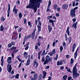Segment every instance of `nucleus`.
Segmentation results:
<instances>
[{
	"label": "nucleus",
	"mask_w": 80,
	"mask_h": 80,
	"mask_svg": "<svg viewBox=\"0 0 80 80\" xmlns=\"http://www.w3.org/2000/svg\"><path fill=\"white\" fill-rule=\"evenodd\" d=\"M40 3H42V0H30L29 5L26 6V8H33L34 12L37 10L38 8L40 7Z\"/></svg>",
	"instance_id": "1"
},
{
	"label": "nucleus",
	"mask_w": 80,
	"mask_h": 80,
	"mask_svg": "<svg viewBox=\"0 0 80 80\" xmlns=\"http://www.w3.org/2000/svg\"><path fill=\"white\" fill-rule=\"evenodd\" d=\"M77 64L75 65L72 69V77L74 79L77 78L78 77H79L80 76V74L77 73V68L76 67H77Z\"/></svg>",
	"instance_id": "2"
},
{
	"label": "nucleus",
	"mask_w": 80,
	"mask_h": 80,
	"mask_svg": "<svg viewBox=\"0 0 80 80\" xmlns=\"http://www.w3.org/2000/svg\"><path fill=\"white\" fill-rule=\"evenodd\" d=\"M52 61V58L49 56L47 55L46 57V59L43 63V65H46Z\"/></svg>",
	"instance_id": "3"
},
{
	"label": "nucleus",
	"mask_w": 80,
	"mask_h": 80,
	"mask_svg": "<svg viewBox=\"0 0 80 80\" xmlns=\"http://www.w3.org/2000/svg\"><path fill=\"white\" fill-rule=\"evenodd\" d=\"M70 15L72 17H74L75 16V11L73 9H71Z\"/></svg>",
	"instance_id": "4"
},
{
	"label": "nucleus",
	"mask_w": 80,
	"mask_h": 80,
	"mask_svg": "<svg viewBox=\"0 0 80 80\" xmlns=\"http://www.w3.org/2000/svg\"><path fill=\"white\" fill-rule=\"evenodd\" d=\"M7 70L8 71V72L10 73L11 72V70H12V68L11 65L8 64L7 66Z\"/></svg>",
	"instance_id": "5"
},
{
	"label": "nucleus",
	"mask_w": 80,
	"mask_h": 80,
	"mask_svg": "<svg viewBox=\"0 0 80 80\" xmlns=\"http://www.w3.org/2000/svg\"><path fill=\"white\" fill-rule=\"evenodd\" d=\"M51 3H52V2H51V1L50 0L49 1L48 4V8L46 10L47 12H50V10L49 8H50V6L51 5Z\"/></svg>",
	"instance_id": "6"
},
{
	"label": "nucleus",
	"mask_w": 80,
	"mask_h": 80,
	"mask_svg": "<svg viewBox=\"0 0 80 80\" xmlns=\"http://www.w3.org/2000/svg\"><path fill=\"white\" fill-rule=\"evenodd\" d=\"M8 9L7 11V17H9L10 12V5L9 3L8 4Z\"/></svg>",
	"instance_id": "7"
},
{
	"label": "nucleus",
	"mask_w": 80,
	"mask_h": 80,
	"mask_svg": "<svg viewBox=\"0 0 80 80\" xmlns=\"http://www.w3.org/2000/svg\"><path fill=\"white\" fill-rule=\"evenodd\" d=\"M41 44V42H39L37 43L36 45L35 46V50L37 49L38 48V46L40 47V45Z\"/></svg>",
	"instance_id": "8"
},
{
	"label": "nucleus",
	"mask_w": 80,
	"mask_h": 80,
	"mask_svg": "<svg viewBox=\"0 0 80 80\" xmlns=\"http://www.w3.org/2000/svg\"><path fill=\"white\" fill-rule=\"evenodd\" d=\"M33 67H35V65H36V67H35L34 68V69L37 68V67L38 66V62H37L36 61H34L33 62Z\"/></svg>",
	"instance_id": "9"
},
{
	"label": "nucleus",
	"mask_w": 80,
	"mask_h": 80,
	"mask_svg": "<svg viewBox=\"0 0 80 80\" xmlns=\"http://www.w3.org/2000/svg\"><path fill=\"white\" fill-rule=\"evenodd\" d=\"M7 62L8 63H11L12 62V57H9L8 58Z\"/></svg>",
	"instance_id": "10"
},
{
	"label": "nucleus",
	"mask_w": 80,
	"mask_h": 80,
	"mask_svg": "<svg viewBox=\"0 0 80 80\" xmlns=\"http://www.w3.org/2000/svg\"><path fill=\"white\" fill-rule=\"evenodd\" d=\"M30 57L28 58L27 63L25 64L26 66H27V65H30Z\"/></svg>",
	"instance_id": "11"
},
{
	"label": "nucleus",
	"mask_w": 80,
	"mask_h": 80,
	"mask_svg": "<svg viewBox=\"0 0 80 80\" xmlns=\"http://www.w3.org/2000/svg\"><path fill=\"white\" fill-rule=\"evenodd\" d=\"M18 50H17L16 51H13L12 52V53L11 54V55L12 56V58H14V53H17V52H18Z\"/></svg>",
	"instance_id": "12"
},
{
	"label": "nucleus",
	"mask_w": 80,
	"mask_h": 80,
	"mask_svg": "<svg viewBox=\"0 0 80 80\" xmlns=\"http://www.w3.org/2000/svg\"><path fill=\"white\" fill-rule=\"evenodd\" d=\"M73 63H74V60H73V59L71 58V62L70 63V64L71 66L73 65Z\"/></svg>",
	"instance_id": "13"
},
{
	"label": "nucleus",
	"mask_w": 80,
	"mask_h": 80,
	"mask_svg": "<svg viewBox=\"0 0 80 80\" xmlns=\"http://www.w3.org/2000/svg\"><path fill=\"white\" fill-rule=\"evenodd\" d=\"M18 9H16V5H15L13 10V12H14L15 13H17L18 12Z\"/></svg>",
	"instance_id": "14"
},
{
	"label": "nucleus",
	"mask_w": 80,
	"mask_h": 80,
	"mask_svg": "<svg viewBox=\"0 0 80 80\" xmlns=\"http://www.w3.org/2000/svg\"><path fill=\"white\" fill-rule=\"evenodd\" d=\"M62 7L63 9H65L66 8V10H67L68 8V5H67L66 4H64L63 5Z\"/></svg>",
	"instance_id": "15"
},
{
	"label": "nucleus",
	"mask_w": 80,
	"mask_h": 80,
	"mask_svg": "<svg viewBox=\"0 0 80 80\" xmlns=\"http://www.w3.org/2000/svg\"><path fill=\"white\" fill-rule=\"evenodd\" d=\"M63 64V62H62V60H61L60 62H59V61H58L57 62V65H62Z\"/></svg>",
	"instance_id": "16"
},
{
	"label": "nucleus",
	"mask_w": 80,
	"mask_h": 80,
	"mask_svg": "<svg viewBox=\"0 0 80 80\" xmlns=\"http://www.w3.org/2000/svg\"><path fill=\"white\" fill-rule=\"evenodd\" d=\"M48 32L50 33L51 32V31H52V28L51 27L50 25H48Z\"/></svg>",
	"instance_id": "17"
},
{
	"label": "nucleus",
	"mask_w": 80,
	"mask_h": 80,
	"mask_svg": "<svg viewBox=\"0 0 80 80\" xmlns=\"http://www.w3.org/2000/svg\"><path fill=\"white\" fill-rule=\"evenodd\" d=\"M76 47V44H74L72 45V52H74V50H75V47Z\"/></svg>",
	"instance_id": "18"
},
{
	"label": "nucleus",
	"mask_w": 80,
	"mask_h": 80,
	"mask_svg": "<svg viewBox=\"0 0 80 80\" xmlns=\"http://www.w3.org/2000/svg\"><path fill=\"white\" fill-rule=\"evenodd\" d=\"M47 75V72L45 71H43V76L42 77L43 78H45V77H46V75Z\"/></svg>",
	"instance_id": "19"
},
{
	"label": "nucleus",
	"mask_w": 80,
	"mask_h": 80,
	"mask_svg": "<svg viewBox=\"0 0 80 80\" xmlns=\"http://www.w3.org/2000/svg\"><path fill=\"white\" fill-rule=\"evenodd\" d=\"M0 31L1 32H2L4 30V28H3V25H1L0 27Z\"/></svg>",
	"instance_id": "20"
},
{
	"label": "nucleus",
	"mask_w": 80,
	"mask_h": 80,
	"mask_svg": "<svg viewBox=\"0 0 80 80\" xmlns=\"http://www.w3.org/2000/svg\"><path fill=\"white\" fill-rule=\"evenodd\" d=\"M68 41H69V44H70V43H71V42L72 41V38H71V37H70L68 38Z\"/></svg>",
	"instance_id": "21"
},
{
	"label": "nucleus",
	"mask_w": 80,
	"mask_h": 80,
	"mask_svg": "<svg viewBox=\"0 0 80 80\" xmlns=\"http://www.w3.org/2000/svg\"><path fill=\"white\" fill-rule=\"evenodd\" d=\"M77 50L74 53V58L75 59L76 58H77Z\"/></svg>",
	"instance_id": "22"
},
{
	"label": "nucleus",
	"mask_w": 80,
	"mask_h": 80,
	"mask_svg": "<svg viewBox=\"0 0 80 80\" xmlns=\"http://www.w3.org/2000/svg\"><path fill=\"white\" fill-rule=\"evenodd\" d=\"M77 22H76L73 24V27H74L75 29H77Z\"/></svg>",
	"instance_id": "23"
},
{
	"label": "nucleus",
	"mask_w": 80,
	"mask_h": 80,
	"mask_svg": "<svg viewBox=\"0 0 80 80\" xmlns=\"http://www.w3.org/2000/svg\"><path fill=\"white\" fill-rule=\"evenodd\" d=\"M66 69H67L68 72H70V73H72V71H71V70H70V68H67V67H66Z\"/></svg>",
	"instance_id": "24"
},
{
	"label": "nucleus",
	"mask_w": 80,
	"mask_h": 80,
	"mask_svg": "<svg viewBox=\"0 0 80 80\" xmlns=\"http://www.w3.org/2000/svg\"><path fill=\"white\" fill-rule=\"evenodd\" d=\"M38 32H40L41 31V26H40L39 25H38Z\"/></svg>",
	"instance_id": "25"
},
{
	"label": "nucleus",
	"mask_w": 80,
	"mask_h": 80,
	"mask_svg": "<svg viewBox=\"0 0 80 80\" xmlns=\"http://www.w3.org/2000/svg\"><path fill=\"white\" fill-rule=\"evenodd\" d=\"M58 7V5L57 4H55L54 6V9L55 10H57V8Z\"/></svg>",
	"instance_id": "26"
},
{
	"label": "nucleus",
	"mask_w": 80,
	"mask_h": 80,
	"mask_svg": "<svg viewBox=\"0 0 80 80\" xmlns=\"http://www.w3.org/2000/svg\"><path fill=\"white\" fill-rule=\"evenodd\" d=\"M67 75H65L63 77V79L64 80H65L66 79H67Z\"/></svg>",
	"instance_id": "27"
},
{
	"label": "nucleus",
	"mask_w": 80,
	"mask_h": 80,
	"mask_svg": "<svg viewBox=\"0 0 80 80\" xmlns=\"http://www.w3.org/2000/svg\"><path fill=\"white\" fill-rule=\"evenodd\" d=\"M19 18H21L22 17V14L21 12H20L19 14Z\"/></svg>",
	"instance_id": "28"
},
{
	"label": "nucleus",
	"mask_w": 80,
	"mask_h": 80,
	"mask_svg": "<svg viewBox=\"0 0 80 80\" xmlns=\"http://www.w3.org/2000/svg\"><path fill=\"white\" fill-rule=\"evenodd\" d=\"M34 78H35V79H37V77H38V76L37 75V74H35L34 76Z\"/></svg>",
	"instance_id": "29"
},
{
	"label": "nucleus",
	"mask_w": 80,
	"mask_h": 80,
	"mask_svg": "<svg viewBox=\"0 0 80 80\" xmlns=\"http://www.w3.org/2000/svg\"><path fill=\"white\" fill-rule=\"evenodd\" d=\"M63 50V47L62 46H61L60 47V51L61 52H62V50Z\"/></svg>",
	"instance_id": "30"
},
{
	"label": "nucleus",
	"mask_w": 80,
	"mask_h": 80,
	"mask_svg": "<svg viewBox=\"0 0 80 80\" xmlns=\"http://www.w3.org/2000/svg\"><path fill=\"white\" fill-rule=\"evenodd\" d=\"M48 55H50V56H51V57H52V55H53V54L52 53V52H50L48 53Z\"/></svg>",
	"instance_id": "31"
},
{
	"label": "nucleus",
	"mask_w": 80,
	"mask_h": 80,
	"mask_svg": "<svg viewBox=\"0 0 80 80\" xmlns=\"http://www.w3.org/2000/svg\"><path fill=\"white\" fill-rule=\"evenodd\" d=\"M66 32L68 33V35L70 36V31H69V30H67Z\"/></svg>",
	"instance_id": "32"
},
{
	"label": "nucleus",
	"mask_w": 80,
	"mask_h": 80,
	"mask_svg": "<svg viewBox=\"0 0 80 80\" xmlns=\"http://www.w3.org/2000/svg\"><path fill=\"white\" fill-rule=\"evenodd\" d=\"M45 58H44V57L43 56L42 57V62H45Z\"/></svg>",
	"instance_id": "33"
},
{
	"label": "nucleus",
	"mask_w": 80,
	"mask_h": 80,
	"mask_svg": "<svg viewBox=\"0 0 80 80\" xmlns=\"http://www.w3.org/2000/svg\"><path fill=\"white\" fill-rule=\"evenodd\" d=\"M19 77V74H17L16 75L15 78L18 79Z\"/></svg>",
	"instance_id": "34"
},
{
	"label": "nucleus",
	"mask_w": 80,
	"mask_h": 80,
	"mask_svg": "<svg viewBox=\"0 0 80 80\" xmlns=\"http://www.w3.org/2000/svg\"><path fill=\"white\" fill-rule=\"evenodd\" d=\"M27 23V19L24 18V24H26Z\"/></svg>",
	"instance_id": "35"
},
{
	"label": "nucleus",
	"mask_w": 80,
	"mask_h": 80,
	"mask_svg": "<svg viewBox=\"0 0 80 80\" xmlns=\"http://www.w3.org/2000/svg\"><path fill=\"white\" fill-rule=\"evenodd\" d=\"M27 52H25L23 53V56L24 57H27Z\"/></svg>",
	"instance_id": "36"
},
{
	"label": "nucleus",
	"mask_w": 80,
	"mask_h": 80,
	"mask_svg": "<svg viewBox=\"0 0 80 80\" xmlns=\"http://www.w3.org/2000/svg\"><path fill=\"white\" fill-rule=\"evenodd\" d=\"M38 22L39 26H41L42 25V23H41L40 21V20H38Z\"/></svg>",
	"instance_id": "37"
},
{
	"label": "nucleus",
	"mask_w": 80,
	"mask_h": 80,
	"mask_svg": "<svg viewBox=\"0 0 80 80\" xmlns=\"http://www.w3.org/2000/svg\"><path fill=\"white\" fill-rule=\"evenodd\" d=\"M62 45H63V47H66V43H65V42H64L62 43Z\"/></svg>",
	"instance_id": "38"
},
{
	"label": "nucleus",
	"mask_w": 80,
	"mask_h": 80,
	"mask_svg": "<svg viewBox=\"0 0 80 80\" xmlns=\"http://www.w3.org/2000/svg\"><path fill=\"white\" fill-rule=\"evenodd\" d=\"M12 44H11V43H9V44L8 45V47L9 48H10L11 47H12Z\"/></svg>",
	"instance_id": "39"
},
{
	"label": "nucleus",
	"mask_w": 80,
	"mask_h": 80,
	"mask_svg": "<svg viewBox=\"0 0 80 80\" xmlns=\"http://www.w3.org/2000/svg\"><path fill=\"white\" fill-rule=\"evenodd\" d=\"M45 50H44L43 52L41 54V56H43L44 55H45Z\"/></svg>",
	"instance_id": "40"
},
{
	"label": "nucleus",
	"mask_w": 80,
	"mask_h": 80,
	"mask_svg": "<svg viewBox=\"0 0 80 80\" xmlns=\"http://www.w3.org/2000/svg\"><path fill=\"white\" fill-rule=\"evenodd\" d=\"M52 52L53 54L55 53V49H54L52 51Z\"/></svg>",
	"instance_id": "41"
},
{
	"label": "nucleus",
	"mask_w": 80,
	"mask_h": 80,
	"mask_svg": "<svg viewBox=\"0 0 80 80\" xmlns=\"http://www.w3.org/2000/svg\"><path fill=\"white\" fill-rule=\"evenodd\" d=\"M75 1L72 2V6L73 7H75Z\"/></svg>",
	"instance_id": "42"
},
{
	"label": "nucleus",
	"mask_w": 80,
	"mask_h": 80,
	"mask_svg": "<svg viewBox=\"0 0 80 80\" xmlns=\"http://www.w3.org/2000/svg\"><path fill=\"white\" fill-rule=\"evenodd\" d=\"M1 62H2L1 65L2 66H3V65L4 62H3V59H2L1 60Z\"/></svg>",
	"instance_id": "43"
},
{
	"label": "nucleus",
	"mask_w": 80,
	"mask_h": 80,
	"mask_svg": "<svg viewBox=\"0 0 80 80\" xmlns=\"http://www.w3.org/2000/svg\"><path fill=\"white\" fill-rule=\"evenodd\" d=\"M49 22L50 23H53V22H54V21H53V20L52 19H50L49 21Z\"/></svg>",
	"instance_id": "44"
},
{
	"label": "nucleus",
	"mask_w": 80,
	"mask_h": 80,
	"mask_svg": "<svg viewBox=\"0 0 80 80\" xmlns=\"http://www.w3.org/2000/svg\"><path fill=\"white\" fill-rule=\"evenodd\" d=\"M49 47H50V44H48L47 46V48L46 50H48L49 49Z\"/></svg>",
	"instance_id": "45"
},
{
	"label": "nucleus",
	"mask_w": 80,
	"mask_h": 80,
	"mask_svg": "<svg viewBox=\"0 0 80 80\" xmlns=\"http://www.w3.org/2000/svg\"><path fill=\"white\" fill-rule=\"evenodd\" d=\"M76 20H77V19L76 18H74L72 20V22H75V21H76Z\"/></svg>",
	"instance_id": "46"
},
{
	"label": "nucleus",
	"mask_w": 80,
	"mask_h": 80,
	"mask_svg": "<svg viewBox=\"0 0 80 80\" xmlns=\"http://www.w3.org/2000/svg\"><path fill=\"white\" fill-rule=\"evenodd\" d=\"M78 8V7H76V8H74V9H72L73 10H74V12H75V10H77Z\"/></svg>",
	"instance_id": "47"
},
{
	"label": "nucleus",
	"mask_w": 80,
	"mask_h": 80,
	"mask_svg": "<svg viewBox=\"0 0 80 80\" xmlns=\"http://www.w3.org/2000/svg\"><path fill=\"white\" fill-rule=\"evenodd\" d=\"M1 20L2 21H4V20H5V18H3V17H2L1 18Z\"/></svg>",
	"instance_id": "48"
},
{
	"label": "nucleus",
	"mask_w": 80,
	"mask_h": 80,
	"mask_svg": "<svg viewBox=\"0 0 80 80\" xmlns=\"http://www.w3.org/2000/svg\"><path fill=\"white\" fill-rule=\"evenodd\" d=\"M68 80H70L71 79H72V77H68Z\"/></svg>",
	"instance_id": "49"
},
{
	"label": "nucleus",
	"mask_w": 80,
	"mask_h": 80,
	"mask_svg": "<svg viewBox=\"0 0 80 80\" xmlns=\"http://www.w3.org/2000/svg\"><path fill=\"white\" fill-rule=\"evenodd\" d=\"M22 29V28H20V29L18 30V32H21Z\"/></svg>",
	"instance_id": "50"
},
{
	"label": "nucleus",
	"mask_w": 80,
	"mask_h": 80,
	"mask_svg": "<svg viewBox=\"0 0 80 80\" xmlns=\"http://www.w3.org/2000/svg\"><path fill=\"white\" fill-rule=\"evenodd\" d=\"M13 35H15L16 37H17V34L16 32H14L13 33Z\"/></svg>",
	"instance_id": "51"
},
{
	"label": "nucleus",
	"mask_w": 80,
	"mask_h": 80,
	"mask_svg": "<svg viewBox=\"0 0 80 80\" xmlns=\"http://www.w3.org/2000/svg\"><path fill=\"white\" fill-rule=\"evenodd\" d=\"M28 25H29L30 27H32V25H31V23H30V22H28Z\"/></svg>",
	"instance_id": "52"
},
{
	"label": "nucleus",
	"mask_w": 80,
	"mask_h": 80,
	"mask_svg": "<svg viewBox=\"0 0 80 80\" xmlns=\"http://www.w3.org/2000/svg\"><path fill=\"white\" fill-rule=\"evenodd\" d=\"M55 42H54L52 44V46L53 47H55Z\"/></svg>",
	"instance_id": "53"
},
{
	"label": "nucleus",
	"mask_w": 80,
	"mask_h": 80,
	"mask_svg": "<svg viewBox=\"0 0 80 80\" xmlns=\"http://www.w3.org/2000/svg\"><path fill=\"white\" fill-rule=\"evenodd\" d=\"M11 43L12 45H15V42H14L13 41H12Z\"/></svg>",
	"instance_id": "54"
},
{
	"label": "nucleus",
	"mask_w": 80,
	"mask_h": 80,
	"mask_svg": "<svg viewBox=\"0 0 80 80\" xmlns=\"http://www.w3.org/2000/svg\"><path fill=\"white\" fill-rule=\"evenodd\" d=\"M20 1H18L16 3H17V4H18V5H19V4H20Z\"/></svg>",
	"instance_id": "55"
},
{
	"label": "nucleus",
	"mask_w": 80,
	"mask_h": 80,
	"mask_svg": "<svg viewBox=\"0 0 80 80\" xmlns=\"http://www.w3.org/2000/svg\"><path fill=\"white\" fill-rule=\"evenodd\" d=\"M35 32H32V36H33V37H35Z\"/></svg>",
	"instance_id": "56"
},
{
	"label": "nucleus",
	"mask_w": 80,
	"mask_h": 80,
	"mask_svg": "<svg viewBox=\"0 0 80 80\" xmlns=\"http://www.w3.org/2000/svg\"><path fill=\"white\" fill-rule=\"evenodd\" d=\"M38 23V21L37 20H35V23H36V25L37 26V23Z\"/></svg>",
	"instance_id": "57"
},
{
	"label": "nucleus",
	"mask_w": 80,
	"mask_h": 80,
	"mask_svg": "<svg viewBox=\"0 0 80 80\" xmlns=\"http://www.w3.org/2000/svg\"><path fill=\"white\" fill-rule=\"evenodd\" d=\"M50 68V66H47L46 67V69H48Z\"/></svg>",
	"instance_id": "58"
},
{
	"label": "nucleus",
	"mask_w": 80,
	"mask_h": 80,
	"mask_svg": "<svg viewBox=\"0 0 80 80\" xmlns=\"http://www.w3.org/2000/svg\"><path fill=\"white\" fill-rule=\"evenodd\" d=\"M21 65H22V63H20L19 65L18 66V68H19L21 67Z\"/></svg>",
	"instance_id": "59"
},
{
	"label": "nucleus",
	"mask_w": 80,
	"mask_h": 80,
	"mask_svg": "<svg viewBox=\"0 0 80 80\" xmlns=\"http://www.w3.org/2000/svg\"><path fill=\"white\" fill-rule=\"evenodd\" d=\"M26 41V40L24 39L23 40V42L22 43L23 45H24L25 44V41Z\"/></svg>",
	"instance_id": "60"
},
{
	"label": "nucleus",
	"mask_w": 80,
	"mask_h": 80,
	"mask_svg": "<svg viewBox=\"0 0 80 80\" xmlns=\"http://www.w3.org/2000/svg\"><path fill=\"white\" fill-rule=\"evenodd\" d=\"M64 68V67H63V66H62L60 68V69H61V70H63V69Z\"/></svg>",
	"instance_id": "61"
},
{
	"label": "nucleus",
	"mask_w": 80,
	"mask_h": 80,
	"mask_svg": "<svg viewBox=\"0 0 80 80\" xmlns=\"http://www.w3.org/2000/svg\"><path fill=\"white\" fill-rule=\"evenodd\" d=\"M57 10L59 12L60 10V8H58L57 9Z\"/></svg>",
	"instance_id": "62"
},
{
	"label": "nucleus",
	"mask_w": 80,
	"mask_h": 80,
	"mask_svg": "<svg viewBox=\"0 0 80 80\" xmlns=\"http://www.w3.org/2000/svg\"><path fill=\"white\" fill-rule=\"evenodd\" d=\"M35 73V72L34 71H32L31 72V74H34Z\"/></svg>",
	"instance_id": "63"
},
{
	"label": "nucleus",
	"mask_w": 80,
	"mask_h": 80,
	"mask_svg": "<svg viewBox=\"0 0 80 80\" xmlns=\"http://www.w3.org/2000/svg\"><path fill=\"white\" fill-rule=\"evenodd\" d=\"M51 77L50 76L48 77V80H51Z\"/></svg>",
	"instance_id": "64"
}]
</instances>
